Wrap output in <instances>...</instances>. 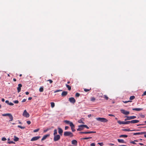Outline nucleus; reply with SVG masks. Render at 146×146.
Returning a JSON list of instances; mask_svg holds the SVG:
<instances>
[{
    "label": "nucleus",
    "instance_id": "nucleus-35",
    "mask_svg": "<svg viewBox=\"0 0 146 146\" xmlns=\"http://www.w3.org/2000/svg\"><path fill=\"white\" fill-rule=\"evenodd\" d=\"M39 130V128H38L37 129H36L34 130L33 132L34 133L36 132H38Z\"/></svg>",
    "mask_w": 146,
    "mask_h": 146
},
{
    "label": "nucleus",
    "instance_id": "nucleus-61",
    "mask_svg": "<svg viewBox=\"0 0 146 146\" xmlns=\"http://www.w3.org/2000/svg\"><path fill=\"white\" fill-rule=\"evenodd\" d=\"M29 92H25V94H26V95H27L29 94Z\"/></svg>",
    "mask_w": 146,
    "mask_h": 146
},
{
    "label": "nucleus",
    "instance_id": "nucleus-44",
    "mask_svg": "<svg viewBox=\"0 0 146 146\" xmlns=\"http://www.w3.org/2000/svg\"><path fill=\"white\" fill-rule=\"evenodd\" d=\"M2 140L3 141H6L7 139L5 137H3L2 138Z\"/></svg>",
    "mask_w": 146,
    "mask_h": 146
},
{
    "label": "nucleus",
    "instance_id": "nucleus-52",
    "mask_svg": "<svg viewBox=\"0 0 146 146\" xmlns=\"http://www.w3.org/2000/svg\"><path fill=\"white\" fill-rule=\"evenodd\" d=\"M131 102V101H123V102L124 103H126L128 102Z\"/></svg>",
    "mask_w": 146,
    "mask_h": 146
},
{
    "label": "nucleus",
    "instance_id": "nucleus-27",
    "mask_svg": "<svg viewBox=\"0 0 146 146\" xmlns=\"http://www.w3.org/2000/svg\"><path fill=\"white\" fill-rule=\"evenodd\" d=\"M66 87L68 88V89L69 90H71V87L69 86V85L67 84H66Z\"/></svg>",
    "mask_w": 146,
    "mask_h": 146
},
{
    "label": "nucleus",
    "instance_id": "nucleus-45",
    "mask_svg": "<svg viewBox=\"0 0 146 146\" xmlns=\"http://www.w3.org/2000/svg\"><path fill=\"white\" fill-rule=\"evenodd\" d=\"M8 143L9 144L14 143H15L13 141H9Z\"/></svg>",
    "mask_w": 146,
    "mask_h": 146
},
{
    "label": "nucleus",
    "instance_id": "nucleus-19",
    "mask_svg": "<svg viewBox=\"0 0 146 146\" xmlns=\"http://www.w3.org/2000/svg\"><path fill=\"white\" fill-rule=\"evenodd\" d=\"M49 136V135H45L43 137L41 141H43L47 137Z\"/></svg>",
    "mask_w": 146,
    "mask_h": 146
},
{
    "label": "nucleus",
    "instance_id": "nucleus-49",
    "mask_svg": "<svg viewBox=\"0 0 146 146\" xmlns=\"http://www.w3.org/2000/svg\"><path fill=\"white\" fill-rule=\"evenodd\" d=\"M84 90L85 92H87L89 91L90 90L87 89H84Z\"/></svg>",
    "mask_w": 146,
    "mask_h": 146
},
{
    "label": "nucleus",
    "instance_id": "nucleus-30",
    "mask_svg": "<svg viewBox=\"0 0 146 146\" xmlns=\"http://www.w3.org/2000/svg\"><path fill=\"white\" fill-rule=\"evenodd\" d=\"M57 130L56 129H55L54 130V135H57Z\"/></svg>",
    "mask_w": 146,
    "mask_h": 146
},
{
    "label": "nucleus",
    "instance_id": "nucleus-60",
    "mask_svg": "<svg viewBox=\"0 0 146 146\" xmlns=\"http://www.w3.org/2000/svg\"><path fill=\"white\" fill-rule=\"evenodd\" d=\"M32 99V97H29V98H28V100H31Z\"/></svg>",
    "mask_w": 146,
    "mask_h": 146
},
{
    "label": "nucleus",
    "instance_id": "nucleus-3",
    "mask_svg": "<svg viewBox=\"0 0 146 146\" xmlns=\"http://www.w3.org/2000/svg\"><path fill=\"white\" fill-rule=\"evenodd\" d=\"M64 136H70L71 137L73 136V134L70 132L69 131H65L64 132Z\"/></svg>",
    "mask_w": 146,
    "mask_h": 146
},
{
    "label": "nucleus",
    "instance_id": "nucleus-59",
    "mask_svg": "<svg viewBox=\"0 0 146 146\" xmlns=\"http://www.w3.org/2000/svg\"><path fill=\"white\" fill-rule=\"evenodd\" d=\"M48 130V129H46V130H44V132H46V131H47Z\"/></svg>",
    "mask_w": 146,
    "mask_h": 146
},
{
    "label": "nucleus",
    "instance_id": "nucleus-57",
    "mask_svg": "<svg viewBox=\"0 0 146 146\" xmlns=\"http://www.w3.org/2000/svg\"><path fill=\"white\" fill-rule=\"evenodd\" d=\"M78 122L79 123H83L82 122V121L81 120H79L78 121Z\"/></svg>",
    "mask_w": 146,
    "mask_h": 146
},
{
    "label": "nucleus",
    "instance_id": "nucleus-51",
    "mask_svg": "<svg viewBox=\"0 0 146 146\" xmlns=\"http://www.w3.org/2000/svg\"><path fill=\"white\" fill-rule=\"evenodd\" d=\"M9 105L10 106H13L14 105V104L11 102H10L9 104Z\"/></svg>",
    "mask_w": 146,
    "mask_h": 146
},
{
    "label": "nucleus",
    "instance_id": "nucleus-47",
    "mask_svg": "<svg viewBox=\"0 0 146 146\" xmlns=\"http://www.w3.org/2000/svg\"><path fill=\"white\" fill-rule=\"evenodd\" d=\"M95 145V143H92L90 145L91 146H94Z\"/></svg>",
    "mask_w": 146,
    "mask_h": 146
},
{
    "label": "nucleus",
    "instance_id": "nucleus-9",
    "mask_svg": "<svg viewBox=\"0 0 146 146\" xmlns=\"http://www.w3.org/2000/svg\"><path fill=\"white\" fill-rule=\"evenodd\" d=\"M69 100L70 102L72 103H74L76 102V100L74 98H69Z\"/></svg>",
    "mask_w": 146,
    "mask_h": 146
},
{
    "label": "nucleus",
    "instance_id": "nucleus-42",
    "mask_svg": "<svg viewBox=\"0 0 146 146\" xmlns=\"http://www.w3.org/2000/svg\"><path fill=\"white\" fill-rule=\"evenodd\" d=\"M13 102L15 104H18L19 103V101L17 100L14 101Z\"/></svg>",
    "mask_w": 146,
    "mask_h": 146
},
{
    "label": "nucleus",
    "instance_id": "nucleus-29",
    "mask_svg": "<svg viewBox=\"0 0 146 146\" xmlns=\"http://www.w3.org/2000/svg\"><path fill=\"white\" fill-rule=\"evenodd\" d=\"M51 106L52 108H53L55 106V104L53 102H51L50 103Z\"/></svg>",
    "mask_w": 146,
    "mask_h": 146
},
{
    "label": "nucleus",
    "instance_id": "nucleus-31",
    "mask_svg": "<svg viewBox=\"0 0 146 146\" xmlns=\"http://www.w3.org/2000/svg\"><path fill=\"white\" fill-rule=\"evenodd\" d=\"M135 98V97L134 96H131L130 97L129 99L131 100H132L134 99Z\"/></svg>",
    "mask_w": 146,
    "mask_h": 146
},
{
    "label": "nucleus",
    "instance_id": "nucleus-43",
    "mask_svg": "<svg viewBox=\"0 0 146 146\" xmlns=\"http://www.w3.org/2000/svg\"><path fill=\"white\" fill-rule=\"evenodd\" d=\"M47 81H49L50 84L52 83L53 82V81L51 80H47Z\"/></svg>",
    "mask_w": 146,
    "mask_h": 146
},
{
    "label": "nucleus",
    "instance_id": "nucleus-55",
    "mask_svg": "<svg viewBox=\"0 0 146 146\" xmlns=\"http://www.w3.org/2000/svg\"><path fill=\"white\" fill-rule=\"evenodd\" d=\"M108 115L110 116H115L114 115L111 114H109Z\"/></svg>",
    "mask_w": 146,
    "mask_h": 146
},
{
    "label": "nucleus",
    "instance_id": "nucleus-62",
    "mask_svg": "<svg viewBox=\"0 0 146 146\" xmlns=\"http://www.w3.org/2000/svg\"><path fill=\"white\" fill-rule=\"evenodd\" d=\"M1 100L2 102H4L5 101V99L4 98H2Z\"/></svg>",
    "mask_w": 146,
    "mask_h": 146
},
{
    "label": "nucleus",
    "instance_id": "nucleus-2",
    "mask_svg": "<svg viewBox=\"0 0 146 146\" xmlns=\"http://www.w3.org/2000/svg\"><path fill=\"white\" fill-rule=\"evenodd\" d=\"M125 117H126L127 118L125 119V121H126L127 120H130L131 119H133L136 118V117L135 116H125Z\"/></svg>",
    "mask_w": 146,
    "mask_h": 146
},
{
    "label": "nucleus",
    "instance_id": "nucleus-56",
    "mask_svg": "<svg viewBox=\"0 0 146 146\" xmlns=\"http://www.w3.org/2000/svg\"><path fill=\"white\" fill-rule=\"evenodd\" d=\"M5 103L9 105V101L8 100H6L5 101Z\"/></svg>",
    "mask_w": 146,
    "mask_h": 146
},
{
    "label": "nucleus",
    "instance_id": "nucleus-36",
    "mask_svg": "<svg viewBox=\"0 0 146 146\" xmlns=\"http://www.w3.org/2000/svg\"><path fill=\"white\" fill-rule=\"evenodd\" d=\"M92 137H85L84 138H83V139H91V138H92Z\"/></svg>",
    "mask_w": 146,
    "mask_h": 146
},
{
    "label": "nucleus",
    "instance_id": "nucleus-22",
    "mask_svg": "<svg viewBox=\"0 0 146 146\" xmlns=\"http://www.w3.org/2000/svg\"><path fill=\"white\" fill-rule=\"evenodd\" d=\"M77 142L75 140H73L72 141V143L73 144L76 145L77 144Z\"/></svg>",
    "mask_w": 146,
    "mask_h": 146
},
{
    "label": "nucleus",
    "instance_id": "nucleus-63",
    "mask_svg": "<svg viewBox=\"0 0 146 146\" xmlns=\"http://www.w3.org/2000/svg\"><path fill=\"white\" fill-rule=\"evenodd\" d=\"M91 116V114H89L88 115V117H90Z\"/></svg>",
    "mask_w": 146,
    "mask_h": 146
},
{
    "label": "nucleus",
    "instance_id": "nucleus-40",
    "mask_svg": "<svg viewBox=\"0 0 146 146\" xmlns=\"http://www.w3.org/2000/svg\"><path fill=\"white\" fill-rule=\"evenodd\" d=\"M80 95V94L79 93H77L76 94L75 96L76 97H78Z\"/></svg>",
    "mask_w": 146,
    "mask_h": 146
},
{
    "label": "nucleus",
    "instance_id": "nucleus-28",
    "mask_svg": "<svg viewBox=\"0 0 146 146\" xmlns=\"http://www.w3.org/2000/svg\"><path fill=\"white\" fill-rule=\"evenodd\" d=\"M19 139V138L18 137H16L15 136H14V140L15 141H18Z\"/></svg>",
    "mask_w": 146,
    "mask_h": 146
},
{
    "label": "nucleus",
    "instance_id": "nucleus-24",
    "mask_svg": "<svg viewBox=\"0 0 146 146\" xmlns=\"http://www.w3.org/2000/svg\"><path fill=\"white\" fill-rule=\"evenodd\" d=\"M123 131H135V130H130L129 129H123Z\"/></svg>",
    "mask_w": 146,
    "mask_h": 146
},
{
    "label": "nucleus",
    "instance_id": "nucleus-26",
    "mask_svg": "<svg viewBox=\"0 0 146 146\" xmlns=\"http://www.w3.org/2000/svg\"><path fill=\"white\" fill-rule=\"evenodd\" d=\"M39 91L40 92H42L43 91V86L41 87L39 89Z\"/></svg>",
    "mask_w": 146,
    "mask_h": 146
},
{
    "label": "nucleus",
    "instance_id": "nucleus-15",
    "mask_svg": "<svg viewBox=\"0 0 146 146\" xmlns=\"http://www.w3.org/2000/svg\"><path fill=\"white\" fill-rule=\"evenodd\" d=\"M70 127H71L72 130L73 132H74L75 131V129H74L75 126L73 124L72 125L71 124Z\"/></svg>",
    "mask_w": 146,
    "mask_h": 146
},
{
    "label": "nucleus",
    "instance_id": "nucleus-53",
    "mask_svg": "<svg viewBox=\"0 0 146 146\" xmlns=\"http://www.w3.org/2000/svg\"><path fill=\"white\" fill-rule=\"evenodd\" d=\"M69 128V127L67 126H66L65 127V130H67Z\"/></svg>",
    "mask_w": 146,
    "mask_h": 146
},
{
    "label": "nucleus",
    "instance_id": "nucleus-48",
    "mask_svg": "<svg viewBox=\"0 0 146 146\" xmlns=\"http://www.w3.org/2000/svg\"><path fill=\"white\" fill-rule=\"evenodd\" d=\"M98 144L100 146H102L103 143H99Z\"/></svg>",
    "mask_w": 146,
    "mask_h": 146
},
{
    "label": "nucleus",
    "instance_id": "nucleus-41",
    "mask_svg": "<svg viewBox=\"0 0 146 146\" xmlns=\"http://www.w3.org/2000/svg\"><path fill=\"white\" fill-rule=\"evenodd\" d=\"M84 127H86L87 129H89V127L86 125H82Z\"/></svg>",
    "mask_w": 146,
    "mask_h": 146
},
{
    "label": "nucleus",
    "instance_id": "nucleus-10",
    "mask_svg": "<svg viewBox=\"0 0 146 146\" xmlns=\"http://www.w3.org/2000/svg\"><path fill=\"white\" fill-rule=\"evenodd\" d=\"M80 125L78 126V128L77 129V131H80L83 129L84 127L82 125Z\"/></svg>",
    "mask_w": 146,
    "mask_h": 146
},
{
    "label": "nucleus",
    "instance_id": "nucleus-4",
    "mask_svg": "<svg viewBox=\"0 0 146 146\" xmlns=\"http://www.w3.org/2000/svg\"><path fill=\"white\" fill-rule=\"evenodd\" d=\"M60 137L59 135H57L54 136V141H56L60 139Z\"/></svg>",
    "mask_w": 146,
    "mask_h": 146
},
{
    "label": "nucleus",
    "instance_id": "nucleus-20",
    "mask_svg": "<svg viewBox=\"0 0 146 146\" xmlns=\"http://www.w3.org/2000/svg\"><path fill=\"white\" fill-rule=\"evenodd\" d=\"M142 109V108H133L132 109V110H133L136 111H140Z\"/></svg>",
    "mask_w": 146,
    "mask_h": 146
},
{
    "label": "nucleus",
    "instance_id": "nucleus-46",
    "mask_svg": "<svg viewBox=\"0 0 146 146\" xmlns=\"http://www.w3.org/2000/svg\"><path fill=\"white\" fill-rule=\"evenodd\" d=\"M95 100V99L94 97H92V98H91V100L92 101H94Z\"/></svg>",
    "mask_w": 146,
    "mask_h": 146
},
{
    "label": "nucleus",
    "instance_id": "nucleus-13",
    "mask_svg": "<svg viewBox=\"0 0 146 146\" xmlns=\"http://www.w3.org/2000/svg\"><path fill=\"white\" fill-rule=\"evenodd\" d=\"M58 132L61 135H62V134L63 133V130H62L60 128L58 127Z\"/></svg>",
    "mask_w": 146,
    "mask_h": 146
},
{
    "label": "nucleus",
    "instance_id": "nucleus-64",
    "mask_svg": "<svg viewBox=\"0 0 146 146\" xmlns=\"http://www.w3.org/2000/svg\"><path fill=\"white\" fill-rule=\"evenodd\" d=\"M109 145H114V144L110 143L109 144Z\"/></svg>",
    "mask_w": 146,
    "mask_h": 146
},
{
    "label": "nucleus",
    "instance_id": "nucleus-25",
    "mask_svg": "<svg viewBox=\"0 0 146 146\" xmlns=\"http://www.w3.org/2000/svg\"><path fill=\"white\" fill-rule=\"evenodd\" d=\"M127 136H128L127 135H120L119 136V137L120 138H121V137H122L126 138L127 137Z\"/></svg>",
    "mask_w": 146,
    "mask_h": 146
},
{
    "label": "nucleus",
    "instance_id": "nucleus-1",
    "mask_svg": "<svg viewBox=\"0 0 146 146\" xmlns=\"http://www.w3.org/2000/svg\"><path fill=\"white\" fill-rule=\"evenodd\" d=\"M96 119L98 121L102 122H106L108 121V120L104 118L98 117L96 118Z\"/></svg>",
    "mask_w": 146,
    "mask_h": 146
},
{
    "label": "nucleus",
    "instance_id": "nucleus-21",
    "mask_svg": "<svg viewBox=\"0 0 146 146\" xmlns=\"http://www.w3.org/2000/svg\"><path fill=\"white\" fill-rule=\"evenodd\" d=\"M117 122L120 125L125 124V121H118Z\"/></svg>",
    "mask_w": 146,
    "mask_h": 146
},
{
    "label": "nucleus",
    "instance_id": "nucleus-39",
    "mask_svg": "<svg viewBox=\"0 0 146 146\" xmlns=\"http://www.w3.org/2000/svg\"><path fill=\"white\" fill-rule=\"evenodd\" d=\"M104 98L106 99V100H108V97H107V96L106 95H104Z\"/></svg>",
    "mask_w": 146,
    "mask_h": 146
},
{
    "label": "nucleus",
    "instance_id": "nucleus-33",
    "mask_svg": "<svg viewBox=\"0 0 146 146\" xmlns=\"http://www.w3.org/2000/svg\"><path fill=\"white\" fill-rule=\"evenodd\" d=\"M17 127H18L22 129H25V127L21 126L19 125H18Z\"/></svg>",
    "mask_w": 146,
    "mask_h": 146
},
{
    "label": "nucleus",
    "instance_id": "nucleus-14",
    "mask_svg": "<svg viewBox=\"0 0 146 146\" xmlns=\"http://www.w3.org/2000/svg\"><path fill=\"white\" fill-rule=\"evenodd\" d=\"M139 121L137 120H133L130 121L131 123H135L139 122Z\"/></svg>",
    "mask_w": 146,
    "mask_h": 146
},
{
    "label": "nucleus",
    "instance_id": "nucleus-34",
    "mask_svg": "<svg viewBox=\"0 0 146 146\" xmlns=\"http://www.w3.org/2000/svg\"><path fill=\"white\" fill-rule=\"evenodd\" d=\"M131 123L130 121H125V124H128Z\"/></svg>",
    "mask_w": 146,
    "mask_h": 146
},
{
    "label": "nucleus",
    "instance_id": "nucleus-38",
    "mask_svg": "<svg viewBox=\"0 0 146 146\" xmlns=\"http://www.w3.org/2000/svg\"><path fill=\"white\" fill-rule=\"evenodd\" d=\"M62 91V90H56L54 91V93H56V92H59L61 91Z\"/></svg>",
    "mask_w": 146,
    "mask_h": 146
},
{
    "label": "nucleus",
    "instance_id": "nucleus-18",
    "mask_svg": "<svg viewBox=\"0 0 146 146\" xmlns=\"http://www.w3.org/2000/svg\"><path fill=\"white\" fill-rule=\"evenodd\" d=\"M117 141L119 143H125L126 142L125 141L122 139H117Z\"/></svg>",
    "mask_w": 146,
    "mask_h": 146
},
{
    "label": "nucleus",
    "instance_id": "nucleus-17",
    "mask_svg": "<svg viewBox=\"0 0 146 146\" xmlns=\"http://www.w3.org/2000/svg\"><path fill=\"white\" fill-rule=\"evenodd\" d=\"M68 92L66 91H63L62 92L61 94V96H65L67 94Z\"/></svg>",
    "mask_w": 146,
    "mask_h": 146
},
{
    "label": "nucleus",
    "instance_id": "nucleus-8",
    "mask_svg": "<svg viewBox=\"0 0 146 146\" xmlns=\"http://www.w3.org/2000/svg\"><path fill=\"white\" fill-rule=\"evenodd\" d=\"M40 137V136H36L33 137L31 139V141H33L37 140Z\"/></svg>",
    "mask_w": 146,
    "mask_h": 146
},
{
    "label": "nucleus",
    "instance_id": "nucleus-6",
    "mask_svg": "<svg viewBox=\"0 0 146 146\" xmlns=\"http://www.w3.org/2000/svg\"><path fill=\"white\" fill-rule=\"evenodd\" d=\"M120 111L122 113L125 115H128L129 113V111H126L123 109H121Z\"/></svg>",
    "mask_w": 146,
    "mask_h": 146
},
{
    "label": "nucleus",
    "instance_id": "nucleus-11",
    "mask_svg": "<svg viewBox=\"0 0 146 146\" xmlns=\"http://www.w3.org/2000/svg\"><path fill=\"white\" fill-rule=\"evenodd\" d=\"M146 133V132H141L140 133H133V135H142L143 134H145Z\"/></svg>",
    "mask_w": 146,
    "mask_h": 146
},
{
    "label": "nucleus",
    "instance_id": "nucleus-54",
    "mask_svg": "<svg viewBox=\"0 0 146 146\" xmlns=\"http://www.w3.org/2000/svg\"><path fill=\"white\" fill-rule=\"evenodd\" d=\"M26 100L25 99H24L22 101V102H25Z\"/></svg>",
    "mask_w": 146,
    "mask_h": 146
},
{
    "label": "nucleus",
    "instance_id": "nucleus-23",
    "mask_svg": "<svg viewBox=\"0 0 146 146\" xmlns=\"http://www.w3.org/2000/svg\"><path fill=\"white\" fill-rule=\"evenodd\" d=\"M9 117L10 119L9 121H12L13 120V117L12 115L11 114H10V115H9Z\"/></svg>",
    "mask_w": 146,
    "mask_h": 146
},
{
    "label": "nucleus",
    "instance_id": "nucleus-50",
    "mask_svg": "<svg viewBox=\"0 0 146 146\" xmlns=\"http://www.w3.org/2000/svg\"><path fill=\"white\" fill-rule=\"evenodd\" d=\"M27 123L28 124H30L31 123V122L30 121L28 120L27 121Z\"/></svg>",
    "mask_w": 146,
    "mask_h": 146
},
{
    "label": "nucleus",
    "instance_id": "nucleus-32",
    "mask_svg": "<svg viewBox=\"0 0 146 146\" xmlns=\"http://www.w3.org/2000/svg\"><path fill=\"white\" fill-rule=\"evenodd\" d=\"M10 113H5L3 114L2 115L4 116H9V115H10Z\"/></svg>",
    "mask_w": 146,
    "mask_h": 146
},
{
    "label": "nucleus",
    "instance_id": "nucleus-12",
    "mask_svg": "<svg viewBox=\"0 0 146 146\" xmlns=\"http://www.w3.org/2000/svg\"><path fill=\"white\" fill-rule=\"evenodd\" d=\"M18 87L17 88L18 92L19 93L20 92L21 90V88L22 86V85L21 84H19L18 85Z\"/></svg>",
    "mask_w": 146,
    "mask_h": 146
},
{
    "label": "nucleus",
    "instance_id": "nucleus-37",
    "mask_svg": "<svg viewBox=\"0 0 146 146\" xmlns=\"http://www.w3.org/2000/svg\"><path fill=\"white\" fill-rule=\"evenodd\" d=\"M135 141H137L135 140L134 141H132L130 143L134 144H136V143L135 142Z\"/></svg>",
    "mask_w": 146,
    "mask_h": 146
},
{
    "label": "nucleus",
    "instance_id": "nucleus-5",
    "mask_svg": "<svg viewBox=\"0 0 146 146\" xmlns=\"http://www.w3.org/2000/svg\"><path fill=\"white\" fill-rule=\"evenodd\" d=\"M23 115L24 117H28L29 116V114L27 111L26 110H25L23 113Z\"/></svg>",
    "mask_w": 146,
    "mask_h": 146
},
{
    "label": "nucleus",
    "instance_id": "nucleus-7",
    "mask_svg": "<svg viewBox=\"0 0 146 146\" xmlns=\"http://www.w3.org/2000/svg\"><path fill=\"white\" fill-rule=\"evenodd\" d=\"M96 133V131H90L87 132H80L79 133H84V134H89L91 133Z\"/></svg>",
    "mask_w": 146,
    "mask_h": 146
},
{
    "label": "nucleus",
    "instance_id": "nucleus-16",
    "mask_svg": "<svg viewBox=\"0 0 146 146\" xmlns=\"http://www.w3.org/2000/svg\"><path fill=\"white\" fill-rule=\"evenodd\" d=\"M64 122L67 124H69L70 126L71 124L72 125L73 124L72 122H70L68 120H65L64 121Z\"/></svg>",
    "mask_w": 146,
    "mask_h": 146
},
{
    "label": "nucleus",
    "instance_id": "nucleus-58",
    "mask_svg": "<svg viewBox=\"0 0 146 146\" xmlns=\"http://www.w3.org/2000/svg\"><path fill=\"white\" fill-rule=\"evenodd\" d=\"M146 95V91H145L143 94L142 95V96H144V95Z\"/></svg>",
    "mask_w": 146,
    "mask_h": 146
}]
</instances>
